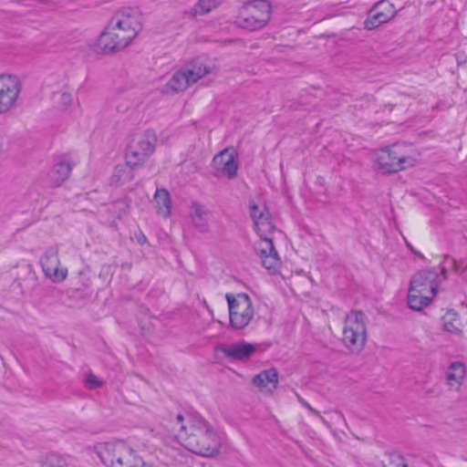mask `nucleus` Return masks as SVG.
I'll return each instance as SVG.
<instances>
[{
  "instance_id": "1",
  "label": "nucleus",
  "mask_w": 467,
  "mask_h": 467,
  "mask_svg": "<svg viewBox=\"0 0 467 467\" xmlns=\"http://www.w3.org/2000/svg\"><path fill=\"white\" fill-rule=\"evenodd\" d=\"M154 437L160 439L162 451L179 465H186L192 456L189 451L213 457L220 451L222 438L213 425L201 416L178 414L165 419L157 428L151 430Z\"/></svg>"
},
{
  "instance_id": "2",
  "label": "nucleus",
  "mask_w": 467,
  "mask_h": 467,
  "mask_svg": "<svg viewBox=\"0 0 467 467\" xmlns=\"http://www.w3.org/2000/svg\"><path fill=\"white\" fill-rule=\"evenodd\" d=\"M142 29L141 14L137 7L119 9L104 31L97 46L103 53L119 51L128 47Z\"/></svg>"
},
{
  "instance_id": "3",
  "label": "nucleus",
  "mask_w": 467,
  "mask_h": 467,
  "mask_svg": "<svg viewBox=\"0 0 467 467\" xmlns=\"http://www.w3.org/2000/svg\"><path fill=\"white\" fill-rule=\"evenodd\" d=\"M446 278V266L440 265L416 272L410 280L407 304L415 311L429 306L437 296L439 287Z\"/></svg>"
},
{
  "instance_id": "4",
  "label": "nucleus",
  "mask_w": 467,
  "mask_h": 467,
  "mask_svg": "<svg viewBox=\"0 0 467 467\" xmlns=\"http://www.w3.org/2000/svg\"><path fill=\"white\" fill-rule=\"evenodd\" d=\"M419 156L412 144L397 142L376 149L372 152V161L379 172L391 174L416 166Z\"/></svg>"
},
{
  "instance_id": "5",
  "label": "nucleus",
  "mask_w": 467,
  "mask_h": 467,
  "mask_svg": "<svg viewBox=\"0 0 467 467\" xmlns=\"http://www.w3.org/2000/svg\"><path fill=\"white\" fill-rule=\"evenodd\" d=\"M94 451L107 467H139L142 459L122 440L98 442Z\"/></svg>"
},
{
  "instance_id": "6",
  "label": "nucleus",
  "mask_w": 467,
  "mask_h": 467,
  "mask_svg": "<svg viewBox=\"0 0 467 467\" xmlns=\"http://www.w3.org/2000/svg\"><path fill=\"white\" fill-rule=\"evenodd\" d=\"M254 229L260 239L255 244V252L260 258L262 265L270 272L275 273L280 265L281 260L275 251L271 234L275 229L270 214L254 223Z\"/></svg>"
},
{
  "instance_id": "7",
  "label": "nucleus",
  "mask_w": 467,
  "mask_h": 467,
  "mask_svg": "<svg viewBox=\"0 0 467 467\" xmlns=\"http://www.w3.org/2000/svg\"><path fill=\"white\" fill-rule=\"evenodd\" d=\"M368 337L366 316L361 311H351L346 317L342 331V343L352 353L365 348Z\"/></svg>"
},
{
  "instance_id": "8",
  "label": "nucleus",
  "mask_w": 467,
  "mask_h": 467,
  "mask_svg": "<svg viewBox=\"0 0 467 467\" xmlns=\"http://www.w3.org/2000/svg\"><path fill=\"white\" fill-rule=\"evenodd\" d=\"M271 15L272 5L267 0H251L243 5L236 25L248 31L260 30L269 23Z\"/></svg>"
},
{
  "instance_id": "9",
  "label": "nucleus",
  "mask_w": 467,
  "mask_h": 467,
  "mask_svg": "<svg viewBox=\"0 0 467 467\" xmlns=\"http://www.w3.org/2000/svg\"><path fill=\"white\" fill-rule=\"evenodd\" d=\"M230 326L235 330L244 329L254 317V308L251 298L244 293L226 294Z\"/></svg>"
},
{
  "instance_id": "10",
  "label": "nucleus",
  "mask_w": 467,
  "mask_h": 467,
  "mask_svg": "<svg viewBox=\"0 0 467 467\" xmlns=\"http://www.w3.org/2000/svg\"><path fill=\"white\" fill-rule=\"evenodd\" d=\"M157 136L153 130H148L136 134L128 145L125 160L133 166H142L155 151Z\"/></svg>"
},
{
  "instance_id": "11",
  "label": "nucleus",
  "mask_w": 467,
  "mask_h": 467,
  "mask_svg": "<svg viewBox=\"0 0 467 467\" xmlns=\"http://www.w3.org/2000/svg\"><path fill=\"white\" fill-rule=\"evenodd\" d=\"M21 93V82L17 77L0 75V115L14 109Z\"/></svg>"
},
{
  "instance_id": "12",
  "label": "nucleus",
  "mask_w": 467,
  "mask_h": 467,
  "mask_svg": "<svg viewBox=\"0 0 467 467\" xmlns=\"http://www.w3.org/2000/svg\"><path fill=\"white\" fill-rule=\"evenodd\" d=\"M213 174L217 178L234 179L237 175V154L233 148H225L212 161Z\"/></svg>"
},
{
  "instance_id": "13",
  "label": "nucleus",
  "mask_w": 467,
  "mask_h": 467,
  "mask_svg": "<svg viewBox=\"0 0 467 467\" xmlns=\"http://www.w3.org/2000/svg\"><path fill=\"white\" fill-rule=\"evenodd\" d=\"M45 275L53 282H62L67 275L66 268L60 267L57 250L49 248L40 260Z\"/></svg>"
},
{
  "instance_id": "14",
  "label": "nucleus",
  "mask_w": 467,
  "mask_h": 467,
  "mask_svg": "<svg viewBox=\"0 0 467 467\" xmlns=\"http://www.w3.org/2000/svg\"><path fill=\"white\" fill-rule=\"evenodd\" d=\"M396 15L394 5L389 1L379 2L370 11L364 26L368 30L379 27L380 25L389 22Z\"/></svg>"
},
{
  "instance_id": "15",
  "label": "nucleus",
  "mask_w": 467,
  "mask_h": 467,
  "mask_svg": "<svg viewBox=\"0 0 467 467\" xmlns=\"http://www.w3.org/2000/svg\"><path fill=\"white\" fill-rule=\"evenodd\" d=\"M259 344L241 340L229 345H223L220 350L231 359L244 361L249 359L258 349Z\"/></svg>"
},
{
  "instance_id": "16",
  "label": "nucleus",
  "mask_w": 467,
  "mask_h": 467,
  "mask_svg": "<svg viewBox=\"0 0 467 467\" xmlns=\"http://www.w3.org/2000/svg\"><path fill=\"white\" fill-rule=\"evenodd\" d=\"M278 382V372L274 368L262 370L252 379L254 386L265 395H272L277 389Z\"/></svg>"
},
{
  "instance_id": "17",
  "label": "nucleus",
  "mask_w": 467,
  "mask_h": 467,
  "mask_svg": "<svg viewBox=\"0 0 467 467\" xmlns=\"http://www.w3.org/2000/svg\"><path fill=\"white\" fill-rule=\"evenodd\" d=\"M182 68L184 71L190 85L196 83L206 75L213 73L214 69L201 59H194L183 66Z\"/></svg>"
},
{
  "instance_id": "18",
  "label": "nucleus",
  "mask_w": 467,
  "mask_h": 467,
  "mask_svg": "<svg viewBox=\"0 0 467 467\" xmlns=\"http://www.w3.org/2000/svg\"><path fill=\"white\" fill-rule=\"evenodd\" d=\"M189 80L187 79L182 68L176 71L171 78L161 88L162 93L166 95H172L175 93L182 92L190 87Z\"/></svg>"
},
{
  "instance_id": "19",
  "label": "nucleus",
  "mask_w": 467,
  "mask_h": 467,
  "mask_svg": "<svg viewBox=\"0 0 467 467\" xmlns=\"http://www.w3.org/2000/svg\"><path fill=\"white\" fill-rule=\"evenodd\" d=\"M73 168V163L69 161H61L56 163L48 172V179L54 187L60 186L67 181Z\"/></svg>"
},
{
  "instance_id": "20",
  "label": "nucleus",
  "mask_w": 467,
  "mask_h": 467,
  "mask_svg": "<svg viewBox=\"0 0 467 467\" xmlns=\"http://www.w3.org/2000/svg\"><path fill=\"white\" fill-rule=\"evenodd\" d=\"M190 219L193 227L200 233H207L209 231V216L204 208L193 202L190 206Z\"/></svg>"
},
{
  "instance_id": "21",
  "label": "nucleus",
  "mask_w": 467,
  "mask_h": 467,
  "mask_svg": "<svg viewBox=\"0 0 467 467\" xmlns=\"http://www.w3.org/2000/svg\"><path fill=\"white\" fill-rule=\"evenodd\" d=\"M466 376V367L461 361H454L450 364L446 371V379L451 389H458Z\"/></svg>"
},
{
  "instance_id": "22",
  "label": "nucleus",
  "mask_w": 467,
  "mask_h": 467,
  "mask_svg": "<svg viewBox=\"0 0 467 467\" xmlns=\"http://www.w3.org/2000/svg\"><path fill=\"white\" fill-rule=\"evenodd\" d=\"M154 202L157 213L163 218H169L171 210L170 193L165 189H157L154 193Z\"/></svg>"
},
{
  "instance_id": "23",
  "label": "nucleus",
  "mask_w": 467,
  "mask_h": 467,
  "mask_svg": "<svg viewBox=\"0 0 467 467\" xmlns=\"http://www.w3.org/2000/svg\"><path fill=\"white\" fill-rule=\"evenodd\" d=\"M442 328L444 331L461 336L462 334V323L459 315L453 311H447L442 317Z\"/></svg>"
},
{
  "instance_id": "24",
  "label": "nucleus",
  "mask_w": 467,
  "mask_h": 467,
  "mask_svg": "<svg viewBox=\"0 0 467 467\" xmlns=\"http://www.w3.org/2000/svg\"><path fill=\"white\" fill-rule=\"evenodd\" d=\"M137 166H133L128 163V160H125L124 163L118 164L111 176V182L119 185L128 182L133 179V170Z\"/></svg>"
},
{
  "instance_id": "25",
  "label": "nucleus",
  "mask_w": 467,
  "mask_h": 467,
  "mask_svg": "<svg viewBox=\"0 0 467 467\" xmlns=\"http://www.w3.org/2000/svg\"><path fill=\"white\" fill-rule=\"evenodd\" d=\"M223 3V0H199L192 7L194 16H202L215 9Z\"/></svg>"
},
{
  "instance_id": "26",
  "label": "nucleus",
  "mask_w": 467,
  "mask_h": 467,
  "mask_svg": "<svg viewBox=\"0 0 467 467\" xmlns=\"http://www.w3.org/2000/svg\"><path fill=\"white\" fill-rule=\"evenodd\" d=\"M41 467H69V464L64 457L50 453L45 457Z\"/></svg>"
},
{
  "instance_id": "27",
  "label": "nucleus",
  "mask_w": 467,
  "mask_h": 467,
  "mask_svg": "<svg viewBox=\"0 0 467 467\" xmlns=\"http://www.w3.org/2000/svg\"><path fill=\"white\" fill-rule=\"evenodd\" d=\"M73 102V96L67 92H61L56 95L55 104L57 108L61 110H67Z\"/></svg>"
},
{
  "instance_id": "28",
  "label": "nucleus",
  "mask_w": 467,
  "mask_h": 467,
  "mask_svg": "<svg viewBox=\"0 0 467 467\" xmlns=\"http://www.w3.org/2000/svg\"><path fill=\"white\" fill-rule=\"evenodd\" d=\"M268 214L269 213L266 211L265 205H251V217L254 223L265 218Z\"/></svg>"
},
{
  "instance_id": "29",
  "label": "nucleus",
  "mask_w": 467,
  "mask_h": 467,
  "mask_svg": "<svg viewBox=\"0 0 467 467\" xmlns=\"http://www.w3.org/2000/svg\"><path fill=\"white\" fill-rule=\"evenodd\" d=\"M86 388L89 389H99L103 385V381L92 373H88L84 380Z\"/></svg>"
},
{
  "instance_id": "30",
  "label": "nucleus",
  "mask_w": 467,
  "mask_h": 467,
  "mask_svg": "<svg viewBox=\"0 0 467 467\" xmlns=\"http://www.w3.org/2000/svg\"><path fill=\"white\" fill-rule=\"evenodd\" d=\"M300 402L301 404L306 408L308 410V411L312 414V415H315L317 417H318L321 420H325L324 418L320 415V413L315 410L309 403H307L306 400L300 399Z\"/></svg>"
},
{
  "instance_id": "31",
  "label": "nucleus",
  "mask_w": 467,
  "mask_h": 467,
  "mask_svg": "<svg viewBox=\"0 0 467 467\" xmlns=\"http://www.w3.org/2000/svg\"><path fill=\"white\" fill-rule=\"evenodd\" d=\"M138 242L140 244H144L146 242V237L142 234H140V236L138 237Z\"/></svg>"
},
{
  "instance_id": "32",
  "label": "nucleus",
  "mask_w": 467,
  "mask_h": 467,
  "mask_svg": "<svg viewBox=\"0 0 467 467\" xmlns=\"http://www.w3.org/2000/svg\"><path fill=\"white\" fill-rule=\"evenodd\" d=\"M444 264H446V265H452V264H454V262H453V260L451 258H446L444 260Z\"/></svg>"
},
{
  "instance_id": "33",
  "label": "nucleus",
  "mask_w": 467,
  "mask_h": 467,
  "mask_svg": "<svg viewBox=\"0 0 467 467\" xmlns=\"http://www.w3.org/2000/svg\"><path fill=\"white\" fill-rule=\"evenodd\" d=\"M3 146H4L3 139H2V137L0 136V155H1V154H2V152H3Z\"/></svg>"
},
{
  "instance_id": "34",
  "label": "nucleus",
  "mask_w": 467,
  "mask_h": 467,
  "mask_svg": "<svg viewBox=\"0 0 467 467\" xmlns=\"http://www.w3.org/2000/svg\"><path fill=\"white\" fill-rule=\"evenodd\" d=\"M389 467H392L391 465H389ZM395 467H407V465L403 462H400V464H398L397 466Z\"/></svg>"
}]
</instances>
